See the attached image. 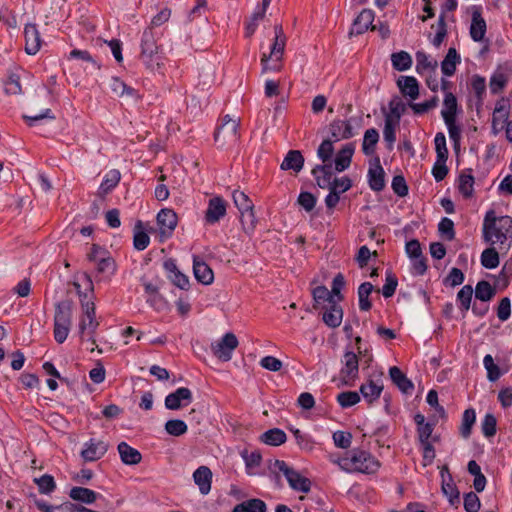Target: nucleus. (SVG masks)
Segmentation results:
<instances>
[{"mask_svg": "<svg viewBox=\"0 0 512 512\" xmlns=\"http://www.w3.org/2000/svg\"><path fill=\"white\" fill-rule=\"evenodd\" d=\"M483 238L491 245H498L500 251H508L512 242V218L496 217L494 211L489 210L483 221Z\"/></svg>", "mask_w": 512, "mask_h": 512, "instance_id": "nucleus-1", "label": "nucleus"}, {"mask_svg": "<svg viewBox=\"0 0 512 512\" xmlns=\"http://www.w3.org/2000/svg\"><path fill=\"white\" fill-rule=\"evenodd\" d=\"M330 460L347 473L371 475L381 467L380 461L374 455L360 448L351 449L342 457L331 456Z\"/></svg>", "mask_w": 512, "mask_h": 512, "instance_id": "nucleus-2", "label": "nucleus"}, {"mask_svg": "<svg viewBox=\"0 0 512 512\" xmlns=\"http://www.w3.org/2000/svg\"><path fill=\"white\" fill-rule=\"evenodd\" d=\"M269 468L272 473V480L275 483L278 484L280 482L279 473H281L286 478L292 490L302 493H308L311 490V481L300 472L290 467L285 461L277 459Z\"/></svg>", "mask_w": 512, "mask_h": 512, "instance_id": "nucleus-3", "label": "nucleus"}, {"mask_svg": "<svg viewBox=\"0 0 512 512\" xmlns=\"http://www.w3.org/2000/svg\"><path fill=\"white\" fill-rule=\"evenodd\" d=\"M240 138L239 120L223 116L214 133V140L220 147L231 146Z\"/></svg>", "mask_w": 512, "mask_h": 512, "instance_id": "nucleus-4", "label": "nucleus"}, {"mask_svg": "<svg viewBox=\"0 0 512 512\" xmlns=\"http://www.w3.org/2000/svg\"><path fill=\"white\" fill-rule=\"evenodd\" d=\"M79 297L83 310V316L79 323V332L82 337L87 334L92 339L99 326L98 321L95 319V304L86 293L79 292Z\"/></svg>", "mask_w": 512, "mask_h": 512, "instance_id": "nucleus-5", "label": "nucleus"}, {"mask_svg": "<svg viewBox=\"0 0 512 512\" xmlns=\"http://www.w3.org/2000/svg\"><path fill=\"white\" fill-rule=\"evenodd\" d=\"M158 49L152 27L146 28L141 38V60L150 69L159 65Z\"/></svg>", "mask_w": 512, "mask_h": 512, "instance_id": "nucleus-6", "label": "nucleus"}, {"mask_svg": "<svg viewBox=\"0 0 512 512\" xmlns=\"http://www.w3.org/2000/svg\"><path fill=\"white\" fill-rule=\"evenodd\" d=\"M275 39L271 46V51L269 57L266 54H263L261 57V64L263 66V70H278L279 66L274 65L273 67L268 66V60L272 59L273 61H280L282 59V55L284 53L285 45H286V36L283 31V27L280 24H276L274 26Z\"/></svg>", "mask_w": 512, "mask_h": 512, "instance_id": "nucleus-7", "label": "nucleus"}, {"mask_svg": "<svg viewBox=\"0 0 512 512\" xmlns=\"http://www.w3.org/2000/svg\"><path fill=\"white\" fill-rule=\"evenodd\" d=\"M238 346V339L237 337L229 332L226 333L220 340L212 343L211 349L214 354L219 360L227 362L231 360L233 351Z\"/></svg>", "mask_w": 512, "mask_h": 512, "instance_id": "nucleus-8", "label": "nucleus"}, {"mask_svg": "<svg viewBox=\"0 0 512 512\" xmlns=\"http://www.w3.org/2000/svg\"><path fill=\"white\" fill-rule=\"evenodd\" d=\"M89 260L93 261L99 273L113 274L115 271V262L113 258L108 255V252L100 246L93 245L90 253L88 254Z\"/></svg>", "mask_w": 512, "mask_h": 512, "instance_id": "nucleus-9", "label": "nucleus"}, {"mask_svg": "<svg viewBox=\"0 0 512 512\" xmlns=\"http://www.w3.org/2000/svg\"><path fill=\"white\" fill-rule=\"evenodd\" d=\"M341 363L343 365L340 370L341 380L345 385H352L359 373L358 357L354 352L346 351Z\"/></svg>", "mask_w": 512, "mask_h": 512, "instance_id": "nucleus-10", "label": "nucleus"}, {"mask_svg": "<svg viewBox=\"0 0 512 512\" xmlns=\"http://www.w3.org/2000/svg\"><path fill=\"white\" fill-rule=\"evenodd\" d=\"M226 211L227 204L223 198L215 196L209 199L204 216L205 224L214 225L218 223L226 215Z\"/></svg>", "mask_w": 512, "mask_h": 512, "instance_id": "nucleus-11", "label": "nucleus"}, {"mask_svg": "<svg viewBox=\"0 0 512 512\" xmlns=\"http://www.w3.org/2000/svg\"><path fill=\"white\" fill-rule=\"evenodd\" d=\"M193 401V395L189 388L179 387L165 397V407L169 410H179Z\"/></svg>", "mask_w": 512, "mask_h": 512, "instance_id": "nucleus-12", "label": "nucleus"}, {"mask_svg": "<svg viewBox=\"0 0 512 512\" xmlns=\"http://www.w3.org/2000/svg\"><path fill=\"white\" fill-rule=\"evenodd\" d=\"M108 450V444L102 440L90 439L84 443L81 457L88 462L97 461L102 458Z\"/></svg>", "mask_w": 512, "mask_h": 512, "instance_id": "nucleus-13", "label": "nucleus"}, {"mask_svg": "<svg viewBox=\"0 0 512 512\" xmlns=\"http://www.w3.org/2000/svg\"><path fill=\"white\" fill-rule=\"evenodd\" d=\"M441 478H442V492L447 497L449 503L453 506L460 503V493L456 486V484L453 481V478L451 474L449 473V470L447 467H443L441 472Z\"/></svg>", "mask_w": 512, "mask_h": 512, "instance_id": "nucleus-14", "label": "nucleus"}, {"mask_svg": "<svg viewBox=\"0 0 512 512\" xmlns=\"http://www.w3.org/2000/svg\"><path fill=\"white\" fill-rule=\"evenodd\" d=\"M352 120L335 119L331 122L330 133L334 141L350 139L355 135Z\"/></svg>", "mask_w": 512, "mask_h": 512, "instance_id": "nucleus-15", "label": "nucleus"}, {"mask_svg": "<svg viewBox=\"0 0 512 512\" xmlns=\"http://www.w3.org/2000/svg\"><path fill=\"white\" fill-rule=\"evenodd\" d=\"M507 118H509V105L506 100L501 99L496 102L492 117L491 130L494 136L498 135L500 131L504 129Z\"/></svg>", "mask_w": 512, "mask_h": 512, "instance_id": "nucleus-16", "label": "nucleus"}, {"mask_svg": "<svg viewBox=\"0 0 512 512\" xmlns=\"http://www.w3.org/2000/svg\"><path fill=\"white\" fill-rule=\"evenodd\" d=\"M168 279L178 288L187 290L189 288V278L183 274L177 267L174 259H167L164 264Z\"/></svg>", "mask_w": 512, "mask_h": 512, "instance_id": "nucleus-17", "label": "nucleus"}, {"mask_svg": "<svg viewBox=\"0 0 512 512\" xmlns=\"http://www.w3.org/2000/svg\"><path fill=\"white\" fill-rule=\"evenodd\" d=\"M157 224L162 236H170L177 226V215L172 209H161L157 214Z\"/></svg>", "mask_w": 512, "mask_h": 512, "instance_id": "nucleus-18", "label": "nucleus"}, {"mask_svg": "<svg viewBox=\"0 0 512 512\" xmlns=\"http://www.w3.org/2000/svg\"><path fill=\"white\" fill-rule=\"evenodd\" d=\"M383 391V383L381 375L376 379H369L366 383L360 386V393L363 398L368 402L372 403L377 400Z\"/></svg>", "mask_w": 512, "mask_h": 512, "instance_id": "nucleus-19", "label": "nucleus"}, {"mask_svg": "<svg viewBox=\"0 0 512 512\" xmlns=\"http://www.w3.org/2000/svg\"><path fill=\"white\" fill-rule=\"evenodd\" d=\"M73 302L69 299L62 300L56 304L54 324L72 325Z\"/></svg>", "mask_w": 512, "mask_h": 512, "instance_id": "nucleus-20", "label": "nucleus"}, {"mask_svg": "<svg viewBox=\"0 0 512 512\" xmlns=\"http://www.w3.org/2000/svg\"><path fill=\"white\" fill-rule=\"evenodd\" d=\"M25 51L29 55H35L41 46L40 34L34 24H27L24 28Z\"/></svg>", "mask_w": 512, "mask_h": 512, "instance_id": "nucleus-21", "label": "nucleus"}, {"mask_svg": "<svg viewBox=\"0 0 512 512\" xmlns=\"http://www.w3.org/2000/svg\"><path fill=\"white\" fill-rule=\"evenodd\" d=\"M193 272L196 280L204 285L213 282L214 274L212 269L198 256L193 257Z\"/></svg>", "mask_w": 512, "mask_h": 512, "instance_id": "nucleus-22", "label": "nucleus"}, {"mask_svg": "<svg viewBox=\"0 0 512 512\" xmlns=\"http://www.w3.org/2000/svg\"><path fill=\"white\" fill-rule=\"evenodd\" d=\"M195 484L202 495H207L211 490L212 472L207 466H200L193 473Z\"/></svg>", "mask_w": 512, "mask_h": 512, "instance_id": "nucleus-23", "label": "nucleus"}, {"mask_svg": "<svg viewBox=\"0 0 512 512\" xmlns=\"http://www.w3.org/2000/svg\"><path fill=\"white\" fill-rule=\"evenodd\" d=\"M312 175L320 188L329 189L333 181L332 165H316L312 170Z\"/></svg>", "mask_w": 512, "mask_h": 512, "instance_id": "nucleus-24", "label": "nucleus"}, {"mask_svg": "<svg viewBox=\"0 0 512 512\" xmlns=\"http://www.w3.org/2000/svg\"><path fill=\"white\" fill-rule=\"evenodd\" d=\"M374 20V12L370 9H364L354 20L351 34L360 35L366 32L372 25Z\"/></svg>", "mask_w": 512, "mask_h": 512, "instance_id": "nucleus-25", "label": "nucleus"}, {"mask_svg": "<svg viewBox=\"0 0 512 512\" xmlns=\"http://www.w3.org/2000/svg\"><path fill=\"white\" fill-rule=\"evenodd\" d=\"M389 375L392 382L405 394L412 393L414 385L410 379L397 367L392 366L389 369Z\"/></svg>", "mask_w": 512, "mask_h": 512, "instance_id": "nucleus-26", "label": "nucleus"}, {"mask_svg": "<svg viewBox=\"0 0 512 512\" xmlns=\"http://www.w3.org/2000/svg\"><path fill=\"white\" fill-rule=\"evenodd\" d=\"M304 165V157L299 150H290L284 157L280 168L282 170H292L299 173Z\"/></svg>", "mask_w": 512, "mask_h": 512, "instance_id": "nucleus-27", "label": "nucleus"}, {"mask_svg": "<svg viewBox=\"0 0 512 512\" xmlns=\"http://www.w3.org/2000/svg\"><path fill=\"white\" fill-rule=\"evenodd\" d=\"M384 170L379 163V159H376V165L369 168L368 171V183L373 191H382L385 187Z\"/></svg>", "mask_w": 512, "mask_h": 512, "instance_id": "nucleus-28", "label": "nucleus"}, {"mask_svg": "<svg viewBox=\"0 0 512 512\" xmlns=\"http://www.w3.org/2000/svg\"><path fill=\"white\" fill-rule=\"evenodd\" d=\"M121 461L126 465H136L141 459V453L126 442H120L117 446Z\"/></svg>", "mask_w": 512, "mask_h": 512, "instance_id": "nucleus-29", "label": "nucleus"}, {"mask_svg": "<svg viewBox=\"0 0 512 512\" xmlns=\"http://www.w3.org/2000/svg\"><path fill=\"white\" fill-rule=\"evenodd\" d=\"M486 33V22L481 13L477 10L472 13V20L470 25V36L475 42H480L484 39Z\"/></svg>", "mask_w": 512, "mask_h": 512, "instance_id": "nucleus-30", "label": "nucleus"}, {"mask_svg": "<svg viewBox=\"0 0 512 512\" xmlns=\"http://www.w3.org/2000/svg\"><path fill=\"white\" fill-rule=\"evenodd\" d=\"M110 88L113 93L118 97H127L134 100L139 98L138 91L133 87L128 86L118 77H112L110 81Z\"/></svg>", "mask_w": 512, "mask_h": 512, "instance_id": "nucleus-31", "label": "nucleus"}, {"mask_svg": "<svg viewBox=\"0 0 512 512\" xmlns=\"http://www.w3.org/2000/svg\"><path fill=\"white\" fill-rule=\"evenodd\" d=\"M401 92L410 99L415 100L419 96V84L413 76H401L397 81Z\"/></svg>", "mask_w": 512, "mask_h": 512, "instance_id": "nucleus-32", "label": "nucleus"}, {"mask_svg": "<svg viewBox=\"0 0 512 512\" xmlns=\"http://www.w3.org/2000/svg\"><path fill=\"white\" fill-rule=\"evenodd\" d=\"M461 58L457 50L453 47L448 49L446 56L441 62V71L445 76H452L456 71V66L460 63Z\"/></svg>", "mask_w": 512, "mask_h": 512, "instance_id": "nucleus-33", "label": "nucleus"}, {"mask_svg": "<svg viewBox=\"0 0 512 512\" xmlns=\"http://www.w3.org/2000/svg\"><path fill=\"white\" fill-rule=\"evenodd\" d=\"M353 153H354V147L352 144H346L337 153L335 160H334L335 170L337 172H343L350 166Z\"/></svg>", "mask_w": 512, "mask_h": 512, "instance_id": "nucleus-34", "label": "nucleus"}, {"mask_svg": "<svg viewBox=\"0 0 512 512\" xmlns=\"http://www.w3.org/2000/svg\"><path fill=\"white\" fill-rule=\"evenodd\" d=\"M416 71L418 74H424L428 71L435 72L438 67V62L435 59H432L427 53L424 51L416 52Z\"/></svg>", "mask_w": 512, "mask_h": 512, "instance_id": "nucleus-35", "label": "nucleus"}, {"mask_svg": "<svg viewBox=\"0 0 512 512\" xmlns=\"http://www.w3.org/2000/svg\"><path fill=\"white\" fill-rule=\"evenodd\" d=\"M343 318V310L335 302L330 304V308L323 314L324 323L330 328H337L340 326Z\"/></svg>", "mask_w": 512, "mask_h": 512, "instance_id": "nucleus-36", "label": "nucleus"}, {"mask_svg": "<svg viewBox=\"0 0 512 512\" xmlns=\"http://www.w3.org/2000/svg\"><path fill=\"white\" fill-rule=\"evenodd\" d=\"M69 496L74 501L85 504H92L96 501L99 495L91 489L77 486L70 490Z\"/></svg>", "mask_w": 512, "mask_h": 512, "instance_id": "nucleus-37", "label": "nucleus"}, {"mask_svg": "<svg viewBox=\"0 0 512 512\" xmlns=\"http://www.w3.org/2000/svg\"><path fill=\"white\" fill-rule=\"evenodd\" d=\"M121 179V174L118 170L116 169H112L110 171H108L100 186H99V194L100 195H106L108 194L109 192H111L119 183Z\"/></svg>", "mask_w": 512, "mask_h": 512, "instance_id": "nucleus-38", "label": "nucleus"}, {"mask_svg": "<svg viewBox=\"0 0 512 512\" xmlns=\"http://www.w3.org/2000/svg\"><path fill=\"white\" fill-rule=\"evenodd\" d=\"M457 107L458 105L455 95L451 92H446L443 101V109L441 111L443 120L447 121L448 119H456Z\"/></svg>", "mask_w": 512, "mask_h": 512, "instance_id": "nucleus-39", "label": "nucleus"}, {"mask_svg": "<svg viewBox=\"0 0 512 512\" xmlns=\"http://www.w3.org/2000/svg\"><path fill=\"white\" fill-rule=\"evenodd\" d=\"M266 504L261 499H249L237 504L232 512H266Z\"/></svg>", "mask_w": 512, "mask_h": 512, "instance_id": "nucleus-40", "label": "nucleus"}, {"mask_svg": "<svg viewBox=\"0 0 512 512\" xmlns=\"http://www.w3.org/2000/svg\"><path fill=\"white\" fill-rule=\"evenodd\" d=\"M261 441L270 446H279L283 444L287 437L283 430L279 428L269 429L264 432L261 437Z\"/></svg>", "mask_w": 512, "mask_h": 512, "instance_id": "nucleus-41", "label": "nucleus"}, {"mask_svg": "<svg viewBox=\"0 0 512 512\" xmlns=\"http://www.w3.org/2000/svg\"><path fill=\"white\" fill-rule=\"evenodd\" d=\"M379 141V133L375 128L367 129L364 133L362 151L365 155L370 156L375 152L376 145Z\"/></svg>", "mask_w": 512, "mask_h": 512, "instance_id": "nucleus-42", "label": "nucleus"}, {"mask_svg": "<svg viewBox=\"0 0 512 512\" xmlns=\"http://www.w3.org/2000/svg\"><path fill=\"white\" fill-rule=\"evenodd\" d=\"M266 10H267V8L262 6V5L261 6L258 5L255 8V10L252 13L251 17L246 22V26H245L246 37H251L255 33V31H256V29L258 27L259 22L265 16Z\"/></svg>", "mask_w": 512, "mask_h": 512, "instance_id": "nucleus-43", "label": "nucleus"}, {"mask_svg": "<svg viewBox=\"0 0 512 512\" xmlns=\"http://www.w3.org/2000/svg\"><path fill=\"white\" fill-rule=\"evenodd\" d=\"M392 66L397 71H406L412 66V57L406 51L395 52L391 55Z\"/></svg>", "mask_w": 512, "mask_h": 512, "instance_id": "nucleus-44", "label": "nucleus"}, {"mask_svg": "<svg viewBox=\"0 0 512 512\" xmlns=\"http://www.w3.org/2000/svg\"><path fill=\"white\" fill-rule=\"evenodd\" d=\"M405 111L406 104L399 97H394L389 102V111L385 113V118H390L393 121L400 122Z\"/></svg>", "mask_w": 512, "mask_h": 512, "instance_id": "nucleus-45", "label": "nucleus"}, {"mask_svg": "<svg viewBox=\"0 0 512 512\" xmlns=\"http://www.w3.org/2000/svg\"><path fill=\"white\" fill-rule=\"evenodd\" d=\"M476 421V412L473 408L466 409L462 416V422L460 426V434L463 438L467 439L470 437L472 427Z\"/></svg>", "mask_w": 512, "mask_h": 512, "instance_id": "nucleus-46", "label": "nucleus"}, {"mask_svg": "<svg viewBox=\"0 0 512 512\" xmlns=\"http://www.w3.org/2000/svg\"><path fill=\"white\" fill-rule=\"evenodd\" d=\"M496 294V289L485 280H481L476 284L475 297L483 302L490 301Z\"/></svg>", "mask_w": 512, "mask_h": 512, "instance_id": "nucleus-47", "label": "nucleus"}, {"mask_svg": "<svg viewBox=\"0 0 512 512\" xmlns=\"http://www.w3.org/2000/svg\"><path fill=\"white\" fill-rule=\"evenodd\" d=\"M373 291V285L370 282H363L358 287V299H359V308L361 311H368L371 309V302L369 300V295Z\"/></svg>", "mask_w": 512, "mask_h": 512, "instance_id": "nucleus-48", "label": "nucleus"}, {"mask_svg": "<svg viewBox=\"0 0 512 512\" xmlns=\"http://www.w3.org/2000/svg\"><path fill=\"white\" fill-rule=\"evenodd\" d=\"M399 124L400 122L393 121L390 118H384L383 137L384 141L387 143L388 149L393 148L396 141V129Z\"/></svg>", "mask_w": 512, "mask_h": 512, "instance_id": "nucleus-49", "label": "nucleus"}, {"mask_svg": "<svg viewBox=\"0 0 512 512\" xmlns=\"http://www.w3.org/2000/svg\"><path fill=\"white\" fill-rule=\"evenodd\" d=\"M471 88L477 98V106L481 107L486 92L485 78L480 75H474L471 79Z\"/></svg>", "mask_w": 512, "mask_h": 512, "instance_id": "nucleus-50", "label": "nucleus"}, {"mask_svg": "<svg viewBox=\"0 0 512 512\" xmlns=\"http://www.w3.org/2000/svg\"><path fill=\"white\" fill-rule=\"evenodd\" d=\"M232 198L240 213L254 209L252 200L243 191L234 190L232 193Z\"/></svg>", "mask_w": 512, "mask_h": 512, "instance_id": "nucleus-51", "label": "nucleus"}, {"mask_svg": "<svg viewBox=\"0 0 512 512\" xmlns=\"http://www.w3.org/2000/svg\"><path fill=\"white\" fill-rule=\"evenodd\" d=\"M474 177L471 173H462L459 176L458 189L465 198H470L474 191Z\"/></svg>", "mask_w": 512, "mask_h": 512, "instance_id": "nucleus-52", "label": "nucleus"}, {"mask_svg": "<svg viewBox=\"0 0 512 512\" xmlns=\"http://www.w3.org/2000/svg\"><path fill=\"white\" fill-rule=\"evenodd\" d=\"M34 482L38 486V490L41 494L49 495L56 489V483L53 476L44 474L39 478H34Z\"/></svg>", "mask_w": 512, "mask_h": 512, "instance_id": "nucleus-53", "label": "nucleus"}, {"mask_svg": "<svg viewBox=\"0 0 512 512\" xmlns=\"http://www.w3.org/2000/svg\"><path fill=\"white\" fill-rule=\"evenodd\" d=\"M473 288L470 285L463 286L457 293V302L462 311L467 312L471 306Z\"/></svg>", "mask_w": 512, "mask_h": 512, "instance_id": "nucleus-54", "label": "nucleus"}, {"mask_svg": "<svg viewBox=\"0 0 512 512\" xmlns=\"http://www.w3.org/2000/svg\"><path fill=\"white\" fill-rule=\"evenodd\" d=\"M481 264L487 269H494L499 265V254L495 248H487L482 252Z\"/></svg>", "mask_w": 512, "mask_h": 512, "instance_id": "nucleus-55", "label": "nucleus"}, {"mask_svg": "<svg viewBox=\"0 0 512 512\" xmlns=\"http://www.w3.org/2000/svg\"><path fill=\"white\" fill-rule=\"evenodd\" d=\"M188 430L187 424L180 419H171L165 423V431L172 436H181Z\"/></svg>", "mask_w": 512, "mask_h": 512, "instance_id": "nucleus-56", "label": "nucleus"}, {"mask_svg": "<svg viewBox=\"0 0 512 512\" xmlns=\"http://www.w3.org/2000/svg\"><path fill=\"white\" fill-rule=\"evenodd\" d=\"M240 222L246 234H252L257 223L254 209L240 213Z\"/></svg>", "mask_w": 512, "mask_h": 512, "instance_id": "nucleus-57", "label": "nucleus"}, {"mask_svg": "<svg viewBox=\"0 0 512 512\" xmlns=\"http://www.w3.org/2000/svg\"><path fill=\"white\" fill-rule=\"evenodd\" d=\"M483 365L487 371V378L489 381L494 382L500 378V369L498 365L494 363V359L490 354L484 356Z\"/></svg>", "mask_w": 512, "mask_h": 512, "instance_id": "nucleus-58", "label": "nucleus"}, {"mask_svg": "<svg viewBox=\"0 0 512 512\" xmlns=\"http://www.w3.org/2000/svg\"><path fill=\"white\" fill-rule=\"evenodd\" d=\"M337 402L342 408H349L360 402V395L356 391H345L337 395Z\"/></svg>", "mask_w": 512, "mask_h": 512, "instance_id": "nucleus-59", "label": "nucleus"}, {"mask_svg": "<svg viewBox=\"0 0 512 512\" xmlns=\"http://www.w3.org/2000/svg\"><path fill=\"white\" fill-rule=\"evenodd\" d=\"M434 144H435V151H436V155H437L436 159H439L440 161H447L448 149L446 146V137H445L444 133L438 132L435 135Z\"/></svg>", "mask_w": 512, "mask_h": 512, "instance_id": "nucleus-60", "label": "nucleus"}, {"mask_svg": "<svg viewBox=\"0 0 512 512\" xmlns=\"http://www.w3.org/2000/svg\"><path fill=\"white\" fill-rule=\"evenodd\" d=\"M385 283L382 287V295L384 298H390L394 295L396 288L398 286L397 277L391 272L386 271Z\"/></svg>", "mask_w": 512, "mask_h": 512, "instance_id": "nucleus-61", "label": "nucleus"}, {"mask_svg": "<svg viewBox=\"0 0 512 512\" xmlns=\"http://www.w3.org/2000/svg\"><path fill=\"white\" fill-rule=\"evenodd\" d=\"M496 425L497 420L495 416L491 413H487L481 422L483 435L487 438L493 437L496 434Z\"/></svg>", "mask_w": 512, "mask_h": 512, "instance_id": "nucleus-62", "label": "nucleus"}, {"mask_svg": "<svg viewBox=\"0 0 512 512\" xmlns=\"http://www.w3.org/2000/svg\"><path fill=\"white\" fill-rule=\"evenodd\" d=\"M291 432L293 433V436L298 444V446L303 449L310 451L313 449L314 442L310 435L303 433L297 428H291Z\"/></svg>", "mask_w": 512, "mask_h": 512, "instance_id": "nucleus-63", "label": "nucleus"}, {"mask_svg": "<svg viewBox=\"0 0 512 512\" xmlns=\"http://www.w3.org/2000/svg\"><path fill=\"white\" fill-rule=\"evenodd\" d=\"M507 83V77L502 72H495L490 78V91L492 94H498L503 90Z\"/></svg>", "mask_w": 512, "mask_h": 512, "instance_id": "nucleus-64", "label": "nucleus"}]
</instances>
